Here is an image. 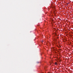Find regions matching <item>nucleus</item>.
<instances>
[{
  "instance_id": "obj_6",
  "label": "nucleus",
  "mask_w": 73,
  "mask_h": 73,
  "mask_svg": "<svg viewBox=\"0 0 73 73\" xmlns=\"http://www.w3.org/2000/svg\"><path fill=\"white\" fill-rule=\"evenodd\" d=\"M58 45H59V46H60V45H59V44H58Z\"/></svg>"
},
{
  "instance_id": "obj_9",
  "label": "nucleus",
  "mask_w": 73,
  "mask_h": 73,
  "mask_svg": "<svg viewBox=\"0 0 73 73\" xmlns=\"http://www.w3.org/2000/svg\"><path fill=\"white\" fill-rule=\"evenodd\" d=\"M43 41H42V42H43Z\"/></svg>"
},
{
  "instance_id": "obj_1",
  "label": "nucleus",
  "mask_w": 73,
  "mask_h": 73,
  "mask_svg": "<svg viewBox=\"0 0 73 73\" xmlns=\"http://www.w3.org/2000/svg\"><path fill=\"white\" fill-rule=\"evenodd\" d=\"M57 62H55V65H57Z\"/></svg>"
},
{
  "instance_id": "obj_2",
  "label": "nucleus",
  "mask_w": 73,
  "mask_h": 73,
  "mask_svg": "<svg viewBox=\"0 0 73 73\" xmlns=\"http://www.w3.org/2000/svg\"><path fill=\"white\" fill-rule=\"evenodd\" d=\"M37 64H38V63H40V62H37Z\"/></svg>"
},
{
  "instance_id": "obj_8",
  "label": "nucleus",
  "mask_w": 73,
  "mask_h": 73,
  "mask_svg": "<svg viewBox=\"0 0 73 73\" xmlns=\"http://www.w3.org/2000/svg\"><path fill=\"white\" fill-rule=\"evenodd\" d=\"M55 34L57 35V34L56 33Z\"/></svg>"
},
{
  "instance_id": "obj_10",
  "label": "nucleus",
  "mask_w": 73,
  "mask_h": 73,
  "mask_svg": "<svg viewBox=\"0 0 73 73\" xmlns=\"http://www.w3.org/2000/svg\"><path fill=\"white\" fill-rule=\"evenodd\" d=\"M48 73H49V72H48Z\"/></svg>"
},
{
  "instance_id": "obj_4",
  "label": "nucleus",
  "mask_w": 73,
  "mask_h": 73,
  "mask_svg": "<svg viewBox=\"0 0 73 73\" xmlns=\"http://www.w3.org/2000/svg\"><path fill=\"white\" fill-rule=\"evenodd\" d=\"M57 38H58V37H57Z\"/></svg>"
},
{
  "instance_id": "obj_3",
  "label": "nucleus",
  "mask_w": 73,
  "mask_h": 73,
  "mask_svg": "<svg viewBox=\"0 0 73 73\" xmlns=\"http://www.w3.org/2000/svg\"><path fill=\"white\" fill-rule=\"evenodd\" d=\"M53 50H54V48H53Z\"/></svg>"
},
{
  "instance_id": "obj_7",
  "label": "nucleus",
  "mask_w": 73,
  "mask_h": 73,
  "mask_svg": "<svg viewBox=\"0 0 73 73\" xmlns=\"http://www.w3.org/2000/svg\"><path fill=\"white\" fill-rule=\"evenodd\" d=\"M42 73H44V72H42Z\"/></svg>"
},
{
  "instance_id": "obj_5",
  "label": "nucleus",
  "mask_w": 73,
  "mask_h": 73,
  "mask_svg": "<svg viewBox=\"0 0 73 73\" xmlns=\"http://www.w3.org/2000/svg\"><path fill=\"white\" fill-rule=\"evenodd\" d=\"M67 4H69V3H67Z\"/></svg>"
}]
</instances>
